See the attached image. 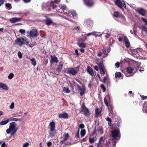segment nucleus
<instances>
[{"instance_id": "30", "label": "nucleus", "mask_w": 147, "mask_h": 147, "mask_svg": "<svg viewBox=\"0 0 147 147\" xmlns=\"http://www.w3.org/2000/svg\"><path fill=\"white\" fill-rule=\"evenodd\" d=\"M71 14L73 18L75 19L77 18V15L75 10L72 11L71 12Z\"/></svg>"}, {"instance_id": "48", "label": "nucleus", "mask_w": 147, "mask_h": 147, "mask_svg": "<svg viewBox=\"0 0 147 147\" xmlns=\"http://www.w3.org/2000/svg\"><path fill=\"white\" fill-rule=\"evenodd\" d=\"M82 110H88L85 107L84 103L82 105Z\"/></svg>"}, {"instance_id": "13", "label": "nucleus", "mask_w": 147, "mask_h": 147, "mask_svg": "<svg viewBox=\"0 0 147 147\" xmlns=\"http://www.w3.org/2000/svg\"><path fill=\"white\" fill-rule=\"evenodd\" d=\"M22 20V18H21L14 17L10 19L9 21L12 23H14L16 22H20Z\"/></svg>"}, {"instance_id": "55", "label": "nucleus", "mask_w": 147, "mask_h": 147, "mask_svg": "<svg viewBox=\"0 0 147 147\" xmlns=\"http://www.w3.org/2000/svg\"><path fill=\"white\" fill-rule=\"evenodd\" d=\"M104 102L107 106L108 105V103L107 99L106 98H104Z\"/></svg>"}, {"instance_id": "7", "label": "nucleus", "mask_w": 147, "mask_h": 147, "mask_svg": "<svg viewBox=\"0 0 147 147\" xmlns=\"http://www.w3.org/2000/svg\"><path fill=\"white\" fill-rule=\"evenodd\" d=\"M50 3L49 2L47 3H43L42 5V9L44 11L50 10L51 9V6H50V4L48 3Z\"/></svg>"}, {"instance_id": "17", "label": "nucleus", "mask_w": 147, "mask_h": 147, "mask_svg": "<svg viewBox=\"0 0 147 147\" xmlns=\"http://www.w3.org/2000/svg\"><path fill=\"white\" fill-rule=\"evenodd\" d=\"M100 71L102 76H103L105 74V71L103 69V65L102 63H100L98 65Z\"/></svg>"}, {"instance_id": "12", "label": "nucleus", "mask_w": 147, "mask_h": 147, "mask_svg": "<svg viewBox=\"0 0 147 147\" xmlns=\"http://www.w3.org/2000/svg\"><path fill=\"white\" fill-rule=\"evenodd\" d=\"M67 71L69 74H71L74 76H75L77 72L74 68H69L67 70Z\"/></svg>"}, {"instance_id": "33", "label": "nucleus", "mask_w": 147, "mask_h": 147, "mask_svg": "<svg viewBox=\"0 0 147 147\" xmlns=\"http://www.w3.org/2000/svg\"><path fill=\"white\" fill-rule=\"evenodd\" d=\"M63 91L64 92L68 93L69 92L70 90L68 88L64 87L63 89Z\"/></svg>"}, {"instance_id": "5", "label": "nucleus", "mask_w": 147, "mask_h": 147, "mask_svg": "<svg viewBox=\"0 0 147 147\" xmlns=\"http://www.w3.org/2000/svg\"><path fill=\"white\" fill-rule=\"evenodd\" d=\"M142 51V49L141 48L131 49L130 51L129 52V53L134 56L135 55H140V53Z\"/></svg>"}, {"instance_id": "45", "label": "nucleus", "mask_w": 147, "mask_h": 147, "mask_svg": "<svg viewBox=\"0 0 147 147\" xmlns=\"http://www.w3.org/2000/svg\"><path fill=\"white\" fill-rule=\"evenodd\" d=\"M142 20L144 22H145V25H147V20L146 19L144 18H141Z\"/></svg>"}, {"instance_id": "35", "label": "nucleus", "mask_w": 147, "mask_h": 147, "mask_svg": "<svg viewBox=\"0 0 147 147\" xmlns=\"http://www.w3.org/2000/svg\"><path fill=\"white\" fill-rule=\"evenodd\" d=\"M121 73L120 72H116L115 73V76L116 78L120 77L121 76Z\"/></svg>"}, {"instance_id": "29", "label": "nucleus", "mask_w": 147, "mask_h": 147, "mask_svg": "<svg viewBox=\"0 0 147 147\" xmlns=\"http://www.w3.org/2000/svg\"><path fill=\"white\" fill-rule=\"evenodd\" d=\"M52 23V21L50 18H47L45 21L46 24L47 25H50Z\"/></svg>"}, {"instance_id": "46", "label": "nucleus", "mask_w": 147, "mask_h": 147, "mask_svg": "<svg viewBox=\"0 0 147 147\" xmlns=\"http://www.w3.org/2000/svg\"><path fill=\"white\" fill-rule=\"evenodd\" d=\"M99 142L100 143H104V140H103V137H100L99 140Z\"/></svg>"}, {"instance_id": "6", "label": "nucleus", "mask_w": 147, "mask_h": 147, "mask_svg": "<svg viewBox=\"0 0 147 147\" xmlns=\"http://www.w3.org/2000/svg\"><path fill=\"white\" fill-rule=\"evenodd\" d=\"M136 11L140 14L143 16H145L146 15L147 10L144 8L138 7L136 9Z\"/></svg>"}, {"instance_id": "61", "label": "nucleus", "mask_w": 147, "mask_h": 147, "mask_svg": "<svg viewBox=\"0 0 147 147\" xmlns=\"http://www.w3.org/2000/svg\"><path fill=\"white\" fill-rule=\"evenodd\" d=\"M52 145V143L51 142H48L47 145L48 147H50Z\"/></svg>"}, {"instance_id": "9", "label": "nucleus", "mask_w": 147, "mask_h": 147, "mask_svg": "<svg viewBox=\"0 0 147 147\" xmlns=\"http://www.w3.org/2000/svg\"><path fill=\"white\" fill-rule=\"evenodd\" d=\"M30 36L32 37L37 36L38 35V32L36 29H33L30 32Z\"/></svg>"}, {"instance_id": "15", "label": "nucleus", "mask_w": 147, "mask_h": 147, "mask_svg": "<svg viewBox=\"0 0 147 147\" xmlns=\"http://www.w3.org/2000/svg\"><path fill=\"white\" fill-rule=\"evenodd\" d=\"M110 51V49L109 48L108 49L104 48L102 52L103 54V57H107L108 55V53Z\"/></svg>"}, {"instance_id": "2", "label": "nucleus", "mask_w": 147, "mask_h": 147, "mask_svg": "<svg viewBox=\"0 0 147 147\" xmlns=\"http://www.w3.org/2000/svg\"><path fill=\"white\" fill-rule=\"evenodd\" d=\"M16 43L21 46L23 44L28 45L29 43V40L25 37L24 38H20L16 40L15 41Z\"/></svg>"}, {"instance_id": "14", "label": "nucleus", "mask_w": 147, "mask_h": 147, "mask_svg": "<svg viewBox=\"0 0 147 147\" xmlns=\"http://www.w3.org/2000/svg\"><path fill=\"white\" fill-rule=\"evenodd\" d=\"M93 24L92 21L89 19H87L84 22L85 25L87 27H90Z\"/></svg>"}, {"instance_id": "53", "label": "nucleus", "mask_w": 147, "mask_h": 147, "mask_svg": "<svg viewBox=\"0 0 147 147\" xmlns=\"http://www.w3.org/2000/svg\"><path fill=\"white\" fill-rule=\"evenodd\" d=\"M87 35H86V34L84 35H82V37L83 38V40H86L87 39Z\"/></svg>"}, {"instance_id": "4", "label": "nucleus", "mask_w": 147, "mask_h": 147, "mask_svg": "<svg viewBox=\"0 0 147 147\" xmlns=\"http://www.w3.org/2000/svg\"><path fill=\"white\" fill-rule=\"evenodd\" d=\"M16 123L15 122L11 123L10 124L9 127L12 130V132H11V135L13 136L15 134L18 129V128H16Z\"/></svg>"}, {"instance_id": "64", "label": "nucleus", "mask_w": 147, "mask_h": 147, "mask_svg": "<svg viewBox=\"0 0 147 147\" xmlns=\"http://www.w3.org/2000/svg\"><path fill=\"white\" fill-rule=\"evenodd\" d=\"M11 120L12 121H17L18 120V119L17 118H12L11 119Z\"/></svg>"}, {"instance_id": "1", "label": "nucleus", "mask_w": 147, "mask_h": 147, "mask_svg": "<svg viewBox=\"0 0 147 147\" xmlns=\"http://www.w3.org/2000/svg\"><path fill=\"white\" fill-rule=\"evenodd\" d=\"M111 136L113 138V142H116L120 138L121 134L119 130V129L114 130L111 132Z\"/></svg>"}, {"instance_id": "41", "label": "nucleus", "mask_w": 147, "mask_h": 147, "mask_svg": "<svg viewBox=\"0 0 147 147\" xmlns=\"http://www.w3.org/2000/svg\"><path fill=\"white\" fill-rule=\"evenodd\" d=\"M5 6L9 9H11L12 8L11 5L9 3H6L5 4Z\"/></svg>"}, {"instance_id": "62", "label": "nucleus", "mask_w": 147, "mask_h": 147, "mask_svg": "<svg viewBox=\"0 0 147 147\" xmlns=\"http://www.w3.org/2000/svg\"><path fill=\"white\" fill-rule=\"evenodd\" d=\"M142 99V100H145L146 99V98H147V96H141Z\"/></svg>"}, {"instance_id": "27", "label": "nucleus", "mask_w": 147, "mask_h": 147, "mask_svg": "<svg viewBox=\"0 0 147 147\" xmlns=\"http://www.w3.org/2000/svg\"><path fill=\"white\" fill-rule=\"evenodd\" d=\"M57 8L56 7L55 8H51V9H53L54 11L55 12L62 13V10L61 9V8L59 7V6L58 7L57 6Z\"/></svg>"}, {"instance_id": "50", "label": "nucleus", "mask_w": 147, "mask_h": 147, "mask_svg": "<svg viewBox=\"0 0 147 147\" xmlns=\"http://www.w3.org/2000/svg\"><path fill=\"white\" fill-rule=\"evenodd\" d=\"M29 146V143L28 142L25 143L23 145V147H28Z\"/></svg>"}, {"instance_id": "52", "label": "nucleus", "mask_w": 147, "mask_h": 147, "mask_svg": "<svg viewBox=\"0 0 147 147\" xmlns=\"http://www.w3.org/2000/svg\"><path fill=\"white\" fill-rule=\"evenodd\" d=\"M95 140L94 138H90L89 139V141L90 143H92L94 142Z\"/></svg>"}, {"instance_id": "59", "label": "nucleus", "mask_w": 147, "mask_h": 147, "mask_svg": "<svg viewBox=\"0 0 147 147\" xmlns=\"http://www.w3.org/2000/svg\"><path fill=\"white\" fill-rule=\"evenodd\" d=\"M84 127V125L83 124H81L79 125V127L81 129H83Z\"/></svg>"}, {"instance_id": "23", "label": "nucleus", "mask_w": 147, "mask_h": 147, "mask_svg": "<svg viewBox=\"0 0 147 147\" xmlns=\"http://www.w3.org/2000/svg\"><path fill=\"white\" fill-rule=\"evenodd\" d=\"M0 88H2L5 90H8V88L7 86L5 84L2 83H0Z\"/></svg>"}, {"instance_id": "16", "label": "nucleus", "mask_w": 147, "mask_h": 147, "mask_svg": "<svg viewBox=\"0 0 147 147\" xmlns=\"http://www.w3.org/2000/svg\"><path fill=\"white\" fill-rule=\"evenodd\" d=\"M58 15L63 18L66 19L68 20H69L68 18L70 15L69 12H64L63 14H60V15L58 14Z\"/></svg>"}, {"instance_id": "49", "label": "nucleus", "mask_w": 147, "mask_h": 147, "mask_svg": "<svg viewBox=\"0 0 147 147\" xmlns=\"http://www.w3.org/2000/svg\"><path fill=\"white\" fill-rule=\"evenodd\" d=\"M69 137V135L68 133L65 134L64 136V140H67Z\"/></svg>"}, {"instance_id": "56", "label": "nucleus", "mask_w": 147, "mask_h": 147, "mask_svg": "<svg viewBox=\"0 0 147 147\" xmlns=\"http://www.w3.org/2000/svg\"><path fill=\"white\" fill-rule=\"evenodd\" d=\"M94 68L95 70H96V71H98V66L95 65L94 66Z\"/></svg>"}, {"instance_id": "57", "label": "nucleus", "mask_w": 147, "mask_h": 147, "mask_svg": "<svg viewBox=\"0 0 147 147\" xmlns=\"http://www.w3.org/2000/svg\"><path fill=\"white\" fill-rule=\"evenodd\" d=\"M79 129L78 132L76 133V135L75 137H76L79 138Z\"/></svg>"}, {"instance_id": "26", "label": "nucleus", "mask_w": 147, "mask_h": 147, "mask_svg": "<svg viewBox=\"0 0 147 147\" xmlns=\"http://www.w3.org/2000/svg\"><path fill=\"white\" fill-rule=\"evenodd\" d=\"M4 120H2L0 122V125H5L9 122L8 119H4Z\"/></svg>"}, {"instance_id": "44", "label": "nucleus", "mask_w": 147, "mask_h": 147, "mask_svg": "<svg viewBox=\"0 0 147 147\" xmlns=\"http://www.w3.org/2000/svg\"><path fill=\"white\" fill-rule=\"evenodd\" d=\"M142 30L146 32L147 34V27L145 26H143L142 27Z\"/></svg>"}, {"instance_id": "25", "label": "nucleus", "mask_w": 147, "mask_h": 147, "mask_svg": "<svg viewBox=\"0 0 147 147\" xmlns=\"http://www.w3.org/2000/svg\"><path fill=\"white\" fill-rule=\"evenodd\" d=\"M51 61L53 62H55L57 63L58 62V60L57 57L55 55L52 56V55L51 56Z\"/></svg>"}, {"instance_id": "40", "label": "nucleus", "mask_w": 147, "mask_h": 147, "mask_svg": "<svg viewBox=\"0 0 147 147\" xmlns=\"http://www.w3.org/2000/svg\"><path fill=\"white\" fill-rule=\"evenodd\" d=\"M18 56L19 59H22V55L21 52L19 51L18 53Z\"/></svg>"}, {"instance_id": "3", "label": "nucleus", "mask_w": 147, "mask_h": 147, "mask_svg": "<svg viewBox=\"0 0 147 147\" xmlns=\"http://www.w3.org/2000/svg\"><path fill=\"white\" fill-rule=\"evenodd\" d=\"M114 2L115 4L123 11V7L125 8H126V5L123 0H115Z\"/></svg>"}, {"instance_id": "28", "label": "nucleus", "mask_w": 147, "mask_h": 147, "mask_svg": "<svg viewBox=\"0 0 147 147\" xmlns=\"http://www.w3.org/2000/svg\"><path fill=\"white\" fill-rule=\"evenodd\" d=\"M63 67V64H60L58 66V68L57 69V72L59 73L61 71Z\"/></svg>"}, {"instance_id": "36", "label": "nucleus", "mask_w": 147, "mask_h": 147, "mask_svg": "<svg viewBox=\"0 0 147 147\" xmlns=\"http://www.w3.org/2000/svg\"><path fill=\"white\" fill-rule=\"evenodd\" d=\"M86 134V131L85 130H82L80 132V134L81 137L84 136Z\"/></svg>"}, {"instance_id": "63", "label": "nucleus", "mask_w": 147, "mask_h": 147, "mask_svg": "<svg viewBox=\"0 0 147 147\" xmlns=\"http://www.w3.org/2000/svg\"><path fill=\"white\" fill-rule=\"evenodd\" d=\"M50 136L51 137H53V136H55V133H51L49 134Z\"/></svg>"}, {"instance_id": "20", "label": "nucleus", "mask_w": 147, "mask_h": 147, "mask_svg": "<svg viewBox=\"0 0 147 147\" xmlns=\"http://www.w3.org/2000/svg\"><path fill=\"white\" fill-rule=\"evenodd\" d=\"M124 41L125 47L127 48L129 47L130 46V43L128 39L125 36L124 37Z\"/></svg>"}, {"instance_id": "10", "label": "nucleus", "mask_w": 147, "mask_h": 147, "mask_svg": "<svg viewBox=\"0 0 147 147\" xmlns=\"http://www.w3.org/2000/svg\"><path fill=\"white\" fill-rule=\"evenodd\" d=\"M126 71L127 73V74H126V76L127 77H129V76H131L132 75H128L127 74H134V69H133L130 67H128L126 69Z\"/></svg>"}, {"instance_id": "43", "label": "nucleus", "mask_w": 147, "mask_h": 147, "mask_svg": "<svg viewBox=\"0 0 147 147\" xmlns=\"http://www.w3.org/2000/svg\"><path fill=\"white\" fill-rule=\"evenodd\" d=\"M14 102H12L9 106V108L11 109H14Z\"/></svg>"}, {"instance_id": "21", "label": "nucleus", "mask_w": 147, "mask_h": 147, "mask_svg": "<svg viewBox=\"0 0 147 147\" xmlns=\"http://www.w3.org/2000/svg\"><path fill=\"white\" fill-rule=\"evenodd\" d=\"M49 125L50 126V131L52 132H53L54 131L55 128V124L54 122L52 121L49 124Z\"/></svg>"}, {"instance_id": "54", "label": "nucleus", "mask_w": 147, "mask_h": 147, "mask_svg": "<svg viewBox=\"0 0 147 147\" xmlns=\"http://www.w3.org/2000/svg\"><path fill=\"white\" fill-rule=\"evenodd\" d=\"M119 63L118 62H117L115 64V67L117 68L119 67Z\"/></svg>"}, {"instance_id": "58", "label": "nucleus", "mask_w": 147, "mask_h": 147, "mask_svg": "<svg viewBox=\"0 0 147 147\" xmlns=\"http://www.w3.org/2000/svg\"><path fill=\"white\" fill-rule=\"evenodd\" d=\"M102 54H103L102 52L101 51H100L99 53H98L97 55L99 57H101Z\"/></svg>"}, {"instance_id": "34", "label": "nucleus", "mask_w": 147, "mask_h": 147, "mask_svg": "<svg viewBox=\"0 0 147 147\" xmlns=\"http://www.w3.org/2000/svg\"><path fill=\"white\" fill-rule=\"evenodd\" d=\"M59 7L63 11L66 8V6L65 4H61L59 5Z\"/></svg>"}, {"instance_id": "39", "label": "nucleus", "mask_w": 147, "mask_h": 147, "mask_svg": "<svg viewBox=\"0 0 147 147\" xmlns=\"http://www.w3.org/2000/svg\"><path fill=\"white\" fill-rule=\"evenodd\" d=\"M78 45L80 47L82 48H85L86 47V45L82 43H79Z\"/></svg>"}, {"instance_id": "60", "label": "nucleus", "mask_w": 147, "mask_h": 147, "mask_svg": "<svg viewBox=\"0 0 147 147\" xmlns=\"http://www.w3.org/2000/svg\"><path fill=\"white\" fill-rule=\"evenodd\" d=\"M4 2V1L3 0H0V7H1L2 5L3 4Z\"/></svg>"}, {"instance_id": "22", "label": "nucleus", "mask_w": 147, "mask_h": 147, "mask_svg": "<svg viewBox=\"0 0 147 147\" xmlns=\"http://www.w3.org/2000/svg\"><path fill=\"white\" fill-rule=\"evenodd\" d=\"M87 72L91 76H92L94 74V73L93 70L90 66H88L87 67Z\"/></svg>"}, {"instance_id": "38", "label": "nucleus", "mask_w": 147, "mask_h": 147, "mask_svg": "<svg viewBox=\"0 0 147 147\" xmlns=\"http://www.w3.org/2000/svg\"><path fill=\"white\" fill-rule=\"evenodd\" d=\"M14 74L13 73H11L8 75V78L9 79H12L14 77Z\"/></svg>"}, {"instance_id": "18", "label": "nucleus", "mask_w": 147, "mask_h": 147, "mask_svg": "<svg viewBox=\"0 0 147 147\" xmlns=\"http://www.w3.org/2000/svg\"><path fill=\"white\" fill-rule=\"evenodd\" d=\"M59 118L67 119L68 117V114L66 113H64L59 114Z\"/></svg>"}, {"instance_id": "42", "label": "nucleus", "mask_w": 147, "mask_h": 147, "mask_svg": "<svg viewBox=\"0 0 147 147\" xmlns=\"http://www.w3.org/2000/svg\"><path fill=\"white\" fill-rule=\"evenodd\" d=\"M100 87L102 89V92H105L106 91V88L104 85L101 84L100 85Z\"/></svg>"}, {"instance_id": "24", "label": "nucleus", "mask_w": 147, "mask_h": 147, "mask_svg": "<svg viewBox=\"0 0 147 147\" xmlns=\"http://www.w3.org/2000/svg\"><path fill=\"white\" fill-rule=\"evenodd\" d=\"M82 112V114H83L84 115L87 117H90V111H80Z\"/></svg>"}, {"instance_id": "47", "label": "nucleus", "mask_w": 147, "mask_h": 147, "mask_svg": "<svg viewBox=\"0 0 147 147\" xmlns=\"http://www.w3.org/2000/svg\"><path fill=\"white\" fill-rule=\"evenodd\" d=\"M19 32L21 33V34H23L25 32V30L24 29H21L19 30Z\"/></svg>"}, {"instance_id": "31", "label": "nucleus", "mask_w": 147, "mask_h": 147, "mask_svg": "<svg viewBox=\"0 0 147 147\" xmlns=\"http://www.w3.org/2000/svg\"><path fill=\"white\" fill-rule=\"evenodd\" d=\"M102 111H95V117L97 118L101 115Z\"/></svg>"}, {"instance_id": "19", "label": "nucleus", "mask_w": 147, "mask_h": 147, "mask_svg": "<svg viewBox=\"0 0 147 147\" xmlns=\"http://www.w3.org/2000/svg\"><path fill=\"white\" fill-rule=\"evenodd\" d=\"M79 90L80 91V94L81 96L85 94L86 88L84 86H82V88H79Z\"/></svg>"}, {"instance_id": "51", "label": "nucleus", "mask_w": 147, "mask_h": 147, "mask_svg": "<svg viewBox=\"0 0 147 147\" xmlns=\"http://www.w3.org/2000/svg\"><path fill=\"white\" fill-rule=\"evenodd\" d=\"M11 132H12V130L11 129H10L9 127V128L7 129L6 130V132L8 134H9L10 133H11Z\"/></svg>"}, {"instance_id": "37", "label": "nucleus", "mask_w": 147, "mask_h": 147, "mask_svg": "<svg viewBox=\"0 0 147 147\" xmlns=\"http://www.w3.org/2000/svg\"><path fill=\"white\" fill-rule=\"evenodd\" d=\"M119 12L117 11H115L114 13V16L115 17L117 18L119 17Z\"/></svg>"}, {"instance_id": "32", "label": "nucleus", "mask_w": 147, "mask_h": 147, "mask_svg": "<svg viewBox=\"0 0 147 147\" xmlns=\"http://www.w3.org/2000/svg\"><path fill=\"white\" fill-rule=\"evenodd\" d=\"M31 61L32 64L34 66H35L36 65V61L34 58H33L30 59Z\"/></svg>"}, {"instance_id": "8", "label": "nucleus", "mask_w": 147, "mask_h": 147, "mask_svg": "<svg viewBox=\"0 0 147 147\" xmlns=\"http://www.w3.org/2000/svg\"><path fill=\"white\" fill-rule=\"evenodd\" d=\"M83 1L85 5L89 7H92L94 5L93 0H83Z\"/></svg>"}, {"instance_id": "11", "label": "nucleus", "mask_w": 147, "mask_h": 147, "mask_svg": "<svg viewBox=\"0 0 147 147\" xmlns=\"http://www.w3.org/2000/svg\"><path fill=\"white\" fill-rule=\"evenodd\" d=\"M60 1V0H51V1L49 3V4H50V6L52 7L53 8H57V6L55 5L54 3H58Z\"/></svg>"}]
</instances>
